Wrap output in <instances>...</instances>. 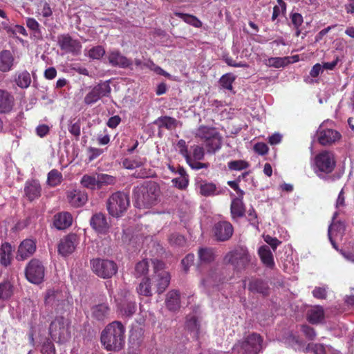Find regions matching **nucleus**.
I'll list each match as a JSON object with an SVG mask.
<instances>
[{"mask_svg":"<svg viewBox=\"0 0 354 354\" xmlns=\"http://www.w3.org/2000/svg\"><path fill=\"white\" fill-rule=\"evenodd\" d=\"M125 327L119 321L109 323L101 333V343L106 351H118L125 343Z\"/></svg>","mask_w":354,"mask_h":354,"instance_id":"obj_1","label":"nucleus"},{"mask_svg":"<svg viewBox=\"0 0 354 354\" xmlns=\"http://www.w3.org/2000/svg\"><path fill=\"white\" fill-rule=\"evenodd\" d=\"M160 190L159 185L153 181H147L135 187L133 198L138 208H150L158 203Z\"/></svg>","mask_w":354,"mask_h":354,"instance_id":"obj_2","label":"nucleus"},{"mask_svg":"<svg viewBox=\"0 0 354 354\" xmlns=\"http://www.w3.org/2000/svg\"><path fill=\"white\" fill-rule=\"evenodd\" d=\"M194 136L204 142L207 153H214L221 147L222 137L215 127L200 125Z\"/></svg>","mask_w":354,"mask_h":354,"instance_id":"obj_3","label":"nucleus"},{"mask_svg":"<svg viewBox=\"0 0 354 354\" xmlns=\"http://www.w3.org/2000/svg\"><path fill=\"white\" fill-rule=\"evenodd\" d=\"M252 257L245 246H236L224 257V262L232 266L234 271L245 270L251 262Z\"/></svg>","mask_w":354,"mask_h":354,"instance_id":"obj_4","label":"nucleus"},{"mask_svg":"<svg viewBox=\"0 0 354 354\" xmlns=\"http://www.w3.org/2000/svg\"><path fill=\"white\" fill-rule=\"evenodd\" d=\"M263 339L257 333H252L238 341L232 350L237 354H259L262 350Z\"/></svg>","mask_w":354,"mask_h":354,"instance_id":"obj_5","label":"nucleus"},{"mask_svg":"<svg viewBox=\"0 0 354 354\" xmlns=\"http://www.w3.org/2000/svg\"><path fill=\"white\" fill-rule=\"evenodd\" d=\"M49 332L53 338L57 339L60 343H64L71 337V322L64 316H57L50 323Z\"/></svg>","mask_w":354,"mask_h":354,"instance_id":"obj_6","label":"nucleus"},{"mask_svg":"<svg viewBox=\"0 0 354 354\" xmlns=\"http://www.w3.org/2000/svg\"><path fill=\"white\" fill-rule=\"evenodd\" d=\"M44 302L46 306L54 308L57 313L60 314L69 310L71 306L69 301L66 299V294L59 290H47Z\"/></svg>","mask_w":354,"mask_h":354,"instance_id":"obj_7","label":"nucleus"},{"mask_svg":"<svg viewBox=\"0 0 354 354\" xmlns=\"http://www.w3.org/2000/svg\"><path fill=\"white\" fill-rule=\"evenodd\" d=\"M129 205V195L122 192L113 193L107 201V210L112 216H120Z\"/></svg>","mask_w":354,"mask_h":354,"instance_id":"obj_8","label":"nucleus"},{"mask_svg":"<svg viewBox=\"0 0 354 354\" xmlns=\"http://www.w3.org/2000/svg\"><path fill=\"white\" fill-rule=\"evenodd\" d=\"M25 276L28 281L34 284L43 282L45 276V268L41 261L32 259L25 269Z\"/></svg>","mask_w":354,"mask_h":354,"instance_id":"obj_9","label":"nucleus"},{"mask_svg":"<svg viewBox=\"0 0 354 354\" xmlns=\"http://www.w3.org/2000/svg\"><path fill=\"white\" fill-rule=\"evenodd\" d=\"M92 270L98 277L109 279L117 273L118 266L113 261L97 259L92 262Z\"/></svg>","mask_w":354,"mask_h":354,"instance_id":"obj_10","label":"nucleus"},{"mask_svg":"<svg viewBox=\"0 0 354 354\" xmlns=\"http://www.w3.org/2000/svg\"><path fill=\"white\" fill-rule=\"evenodd\" d=\"M315 164L319 171L326 174H330L336 165L334 154L328 151H323L316 155Z\"/></svg>","mask_w":354,"mask_h":354,"instance_id":"obj_11","label":"nucleus"},{"mask_svg":"<svg viewBox=\"0 0 354 354\" xmlns=\"http://www.w3.org/2000/svg\"><path fill=\"white\" fill-rule=\"evenodd\" d=\"M212 232L216 241L224 242L232 236L234 227L229 221H221L214 224Z\"/></svg>","mask_w":354,"mask_h":354,"instance_id":"obj_12","label":"nucleus"},{"mask_svg":"<svg viewBox=\"0 0 354 354\" xmlns=\"http://www.w3.org/2000/svg\"><path fill=\"white\" fill-rule=\"evenodd\" d=\"M77 242V236L75 234H69L64 236L58 243L57 251L62 257H67L72 254Z\"/></svg>","mask_w":354,"mask_h":354,"instance_id":"obj_13","label":"nucleus"},{"mask_svg":"<svg viewBox=\"0 0 354 354\" xmlns=\"http://www.w3.org/2000/svg\"><path fill=\"white\" fill-rule=\"evenodd\" d=\"M57 43L60 48L67 53H77L80 51L81 47L80 43L77 40L73 39L68 34L59 35L57 37Z\"/></svg>","mask_w":354,"mask_h":354,"instance_id":"obj_14","label":"nucleus"},{"mask_svg":"<svg viewBox=\"0 0 354 354\" xmlns=\"http://www.w3.org/2000/svg\"><path fill=\"white\" fill-rule=\"evenodd\" d=\"M68 202L74 207H80L86 204L88 195L85 191L80 189H74L66 192Z\"/></svg>","mask_w":354,"mask_h":354,"instance_id":"obj_15","label":"nucleus"},{"mask_svg":"<svg viewBox=\"0 0 354 354\" xmlns=\"http://www.w3.org/2000/svg\"><path fill=\"white\" fill-rule=\"evenodd\" d=\"M90 225L93 229L100 234H105L109 229V224L107 222L106 217L104 214L97 213L94 214L90 220Z\"/></svg>","mask_w":354,"mask_h":354,"instance_id":"obj_16","label":"nucleus"},{"mask_svg":"<svg viewBox=\"0 0 354 354\" xmlns=\"http://www.w3.org/2000/svg\"><path fill=\"white\" fill-rule=\"evenodd\" d=\"M35 250V243L31 239H26L19 246L17 259L21 261L25 260L32 255Z\"/></svg>","mask_w":354,"mask_h":354,"instance_id":"obj_17","label":"nucleus"},{"mask_svg":"<svg viewBox=\"0 0 354 354\" xmlns=\"http://www.w3.org/2000/svg\"><path fill=\"white\" fill-rule=\"evenodd\" d=\"M318 141L322 145H331L341 138V134L335 130L326 129L317 132Z\"/></svg>","mask_w":354,"mask_h":354,"instance_id":"obj_18","label":"nucleus"},{"mask_svg":"<svg viewBox=\"0 0 354 354\" xmlns=\"http://www.w3.org/2000/svg\"><path fill=\"white\" fill-rule=\"evenodd\" d=\"M109 62L113 66L127 68L131 66V61L118 50L111 51L108 55Z\"/></svg>","mask_w":354,"mask_h":354,"instance_id":"obj_19","label":"nucleus"},{"mask_svg":"<svg viewBox=\"0 0 354 354\" xmlns=\"http://www.w3.org/2000/svg\"><path fill=\"white\" fill-rule=\"evenodd\" d=\"M14 105V96L8 91L0 89V113H10Z\"/></svg>","mask_w":354,"mask_h":354,"instance_id":"obj_20","label":"nucleus"},{"mask_svg":"<svg viewBox=\"0 0 354 354\" xmlns=\"http://www.w3.org/2000/svg\"><path fill=\"white\" fill-rule=\"evenodd\" d=\"M41 191L39 183L35 180L27 181L24 187L25 195L30 201L39 198L41 196Z\"/></svg>","mask_w":354,"mask_h":354,"instance_id":"obj_21","label":"nucleus"},{"mask_svg":"<svg viewBox=\"0 0 354 354\" xmlns=\"http://www.w3.org/2000/svg\"><path fill=\"white\" fill-rule=\"evenodd\" d=\"M230 214L233 221L243 218L245 214V205L243 200L233 198L230 205Z\"/></svg>","mask_w":354,"mask_h":354,"instance_id":"obj_22","label":"nucleus"},{"mask_svg":"<svg viewBox=\"0 0 354 354\" xmlns=\"http://www.w3.org/2000/svg\"><path fill=\"white\" fill-rule=\"evenodd\" d=\"M198 260L201 264H209L216 259V250L213 248H201L198 251Z\"/></svg>","mask_w":354,"mask_h":354,"instance_id":"obj_23","label":"nucleus"},{"mask_svg":"<svg viewBox=\"0 0 354 354\" xmlns=\"http://www.w3.org/2000/svg\"><path fill=\"white\" fill-rule=\"evenodd\" d=\"M73 221L72 216L68 212H61L54 216L53 225L57 230L68 227Z\"/></svg>","mask_w":354,"mask_h":354,"instance_id":"obj_24","label":"nucleus"},{"mask_svg":"<svg viewBox=\"0 0 354 354\" xmlns=\"http://www.w3.org/2000/svg\"><path fill=\"white\" fill-rule=\"evenodd\" d=\"M153 279L156 283V292L162 294L169 285L171 277L169 272L162 271L157 275H154Z\"/></svg>","mask_w":354,"mask_h":354,"instance_id":"obj_25","label":"nucleus"},{"mask_svg":"<svg viewBox=\"0 0 354 354\" xmlns=\"http://www.w3.org/2000/svg\"><path fill=\"white\" fill-rule=\"evenodd\" d=\"M258 254L261 261L266 267L272 268L274 266L273 254L268 245L261 246L258 250Z\"/></svg>","mask_w":354,"mask_h":354,"instance_id":"obj_26","label":"nucleus"},{"mask_svg":"<svg viewBox=\"0 0 354 354\" xmlns=\"http://www.w3.org/2000/svg\"><path fill=\"white\" fill-rule=\"evenodd\" d=\"M110 92V86L106 83L99 84L90 92V104L97 102Z\"/></svg>","mask_w":354,"mask_h":354,"instance_id":"obj_27","label":"nucleus"},{"mask_svg":"<svg viewBox=\"0 0 354 354\" xmlns=\"http://www.w3.org/2000/svg\"><path fill=\"white\" fill-rule=\"evenodd\" d=\"M248 290L253 293H259L264 296L268 295L267 283L260 279H252L249 282Z\"/></svg>","mask_w":354,"mask_h":354,"instance_id":"obj_28","label":"nucleus"},{"mask_svg":"<svg viewBox=\"0 0 354 354\" xmlns=\"http://www.w3.org/2000/svg\"><path fill=\"white\" fill-rule=\"evenodd\" d=\"M167 308L171 311H176L180 308V293L178 290H172L167 294L165 300Z\"/></svg>","mask_w":354,"mask_h":354,"instance_id":"obj_29","label":"nucleus"},{"mask_svg":"<svg viewBox=\"0 0 354 354\" xmlns=\"http://www.w3.org/2000/svg\"><path fill=\"white\" fill-rule=\"evenodd\" d=\"M14 62V57L8 50H3L0 52V71L8 72L11 70Z\"/></svg>","mask_w":354,"mask_h":354,"instance_id":"obj_30","label":"nucleus"},{"mask_svg":"<svg viewBox=\"0 0 354 354\" xmlns=\"http://www.w3.org/2000/svg\"><path fill=\"white\" fill-rule=\"evenodd\" d=\"M153 123L156 124L159 129L165 128L167 130H172L177 127L178 120L170 116H160Z\"/></svg>","mask_w":354,"mask_h":354,"instance_id":"obj_31","label":"nucleus"},{"mask_svg":"<svg viewBox=\"0 0 354 354\" xmlns=\"http://www.w3.org/2000/svg\"><path fill=\"white\" fill-rule=\"evenodd\" d=\"M115 183V178L108 174L97 175V178L95 176H90V188L97 185L101 187L103 185H111Z\"/></svg>","mask_w":354,"mask_h":354,"instance_id":"obj_32","label":"nucleus"},{"mask_svg":"<svg viewBox=\"0 0 354 354\" xmlns=\"http://www.w3.org/2000/svg\"><path fill=\"white\" fill-rule=\"evenodd\" d=\"M12 248L10 243H4L0 248V263L7 267L10 265L12 259Z\"/></svg>","mask_w":354,"mask_h":354,"instance_id":"obj_33","label":"nucleus"},{"mask_svg":"<svg viewBox=\"0 0 354 354\" xmlns=\"http://www.w3.org/2000/svg\"><path fill=\"white\" fill-rule=\"evenodd\" d=\"M119 308L122 316L131 317L136 312L137 306L134 301L127 299L120 304Z\"/></svg>","mask_w":354,"mask_h":354,"instance_id":"obj_34","label":"nucleus"},{"mask_svg":"<svg viewBox=\"0 0 354 354\" xmlns=\"http://www.w3.org/2000/svg\"><path fill=\"white\" fill-rule=\"evenodd\" d=\"M109 312V307L107 304H101L96 305L92 308V317L98 321H103L107 317Z\"/></svg>","mask_w":354,"mask_h":354,"instance_id":"obj_35","label":"nucleus"},{"mask_svg":"<svg viewBox=\"0 0 354 354\" xmlns=\"http://www.w3.org/2000/svg\"><path fill=\"white\" fill-rule=\"evenodd\" d=\"M169 245L174 248H184L187 244L185 237L178 232H174L168 236Z\"/></svg>","mask_w":354,"mask_h":354,"instance_id":"obj_36","label":"nucleus"},{"mask_svg":"<svg viewBox=\"0 0 354 354\" xmlns=\"http://www.w3.org/2000/svg\"><path fill=\"white\" fill-rule=\"evenodd\" d=\"M174 14L175 16L183 19L187 24H189L195 28L202 27L203 24L201 21L194 15L179 12H174Z\"/></svg>","mask_w":354,"mask_h":354,"instance_id":"obj_37","label":"nucleus"},{"mask_svg":"<svg viewBox=\"0 0 354 354\" xmlns=\"http://www.w3.org/2000/svg\"><path fill=\"white\" fill-rule=\"evenodd\" d=\"M137 292L140 295L150 297L152 295L150 279L144 277L136 288Z\"/></svg>","mask_w":354,"mask_h":354,"instance_id":"obj_38","label":"nucleus"},{"mask_svg":"<svg viewBox=\"0 0 354 354\" xmlns=\"http://www.w3.org/2000/svg\"><path fill=\"white\" fill-rule=\"evenodd\" d=\"M217 188L213 183L203 182L200 185V193L202 196L208 197L218 194Z\"/></svg>","mask_w":354,"mask_h":354,"instance_id":"obj_39","label":"nucleus"},{"mask_svg":"<svg viewBox=\"0 0 354 354\" xmlns=\"http://www.w3.org/2000/svg\"><path fill=\"white\" fill-rule=\"evenodd\" d=\"M12 288L9 281L0 283V299L6 300L10 298L13 293Z\"/></svg>","mask_w":354,"mask_h":354,"instance_id":"obj_40","label":"nucleus"},{"mask_svg":"<svg viewBox=\"0 0 354 354\" xmlns=\"http://www.w3.org/2000/svg\"><path fill=\"white\" fill-rule=\"evenodd\" d=\"M236 77L232 73H226L223 75L219 80V84L222 86V88L232 91L233 86L232 84L235 81Z\"/></svg>","mask_w":354,"mask_h":354,"instance_id":"obj_41","label":"nucleus"},{"mask_svg":"<svg viewBox=\"0 0 354 354\" xmlns=\"http://www.w3.org/2000/svg\"><path fill=\"white\" fill-rule=\"evenodd\" d=\"M62 174L56 169L51 170L48 174L47 182L50 186L55 187L61 183Z\"/></svg>","mask_w":354,"mask_h":354,"instance_id":"obj_42","label":"nucleus"},{"mask_svg":"<svg viewBox=\"0 0 354 354\" xmlns=\"http://www.w3.org/2000/svg\"><path fill=\"white\" fill-rule=\"evenodd\" d=\"M17 84L21 88H27L31 82L30 75L28 71H23L19 74L16 80Z\"/></svg>","mask_w":354,"mask_h":354,"instance_id":"obj_43","label":"nucleus"},{"mask_svg":"<svg viewBox=\"0 0 354 354\" xmlns=\"http://www.w3.org/2000/svg\"><path fill=\"white\" fill-rule=\"evenodd\" d=\"M324 315L322 309L312 310L308 313V320L311 324H317L324 319Z\"/></svg>","mask_w":354,"mask_h":354,"instance_id":"obj_44","label":"nucleus"},{"mask_svg":"<svg viewBox=\"0 0 354 354\" xmlns=\"http://www.w3.org/2000/svg\"><path fill=\"white\" fill-rule=\"evenodd\" d=\"M227 166L230 170L240 171L247 169L249 167V164L245 160H238L229 162Z\"/></svg>","mask_w":354,"mask_h":354,"instance_id":"obj_45","label":"nucleus"},{"mask_svg":"<svg viewBox=\"0 0 354 354\" xmlns=\"http://www.w3.org/2000/svg\"><path fill=\"white\" fill-rule=\"evenodd\" d=\"M142 165L143 162L138 159L125 158L122 161L123 167L127 169H133L141 167Z\"/></svg>","mask_w":354,"mask_h":354,"instance_id":"obj_46","label":"nucleus"},{"mask_svg":"<svg viewBox=\"0 0 354 354\" xmlns=\"http://www.w3.org/2000/svg\"><path fill=\"white\" fill-rule=\"evenodd\" d=\"M176 147L179 151V153L183 157H185L186 162H189L190 160V156L188 153V149L186 142L184 140L180 139L178 141Z\"/></svg>","mask_w":354,"mask_h":354,"instance_id":"obj_47","label":"nucleus"},{"mask_svg":"<svg viewBox=\"0 0 354 354\" xmlns=\"http://www.w3.org/2000/svg\"><path fill=\"white\" fill-rule=\"evenodd\" d=\"M136 274L142 276L147 274L149 270V263L147 260H142L136 265Z\"/></svg>","mask_w":354,"mask_h":354,"instance_id":"obj_48","label":"nucleus"},{"mask_svg":"<svg viewBox=\"0 0 354 354\" xmlns=\"http://www.w3.org/2000/svg\"><path fill=\"white\" fill-rule=\"evenodd\" d=\"M143 340L142 334L141 330L140 331H133L131 333L129 337V342L131 344L135 345L137 347H139L142 344Z\"/></svg>","mask_w":354,"mask_h":354,"instance_id":"obj_49","label":"nucleus"},{"mask_svg":"<svg viewBox=\"0 0 354 354\" xmlns=\"http://www.w3.org/2000/svg\"><path fill=\"white\" fill-rule=\"evenodd\" d=\"M41 353L42 354H55L54 344L50 340L46 339L41 346Z\"/></svg>","mask_w":354,"mask_h":354,"instance_id":"obj_50","label":"nucleus"},{"mask_svg":"<svg viewBox=\"0 0 354 354\" xmlns=\"http://www.w3.org/2000/svg\"><path fill=\"white\" fill-rule=\"evenodd\" d=\"M194 254L192 253L187 254L185 257L182 259L181 263L185 272H187L190 266L194 264Z\"/></svg>","mask_w":354,"mask_h":354,"instance_id":"obj_51","label":"nucleus"},{"mask_svg":"<svg viewBox=\"0 0 354 354\" xmlns=\"http://www.w3.org/2000/svg\"><path fill=\"white\" fill-rule=\"evenodd\" d=\"M286 57H271L268 59V65L274 68H280L286 64Z\"/></svg>","mask_w":354,"mask_h":354,"instance_id":"obj_52","label":"nucleus"},{"mask_svg":"<svg viewBox=\"0 0 354 354\" xmlns=\"http://www.w3.org/2000/svg\"><path fill=\"white\" fill-rule=\"evenodd\" d=\"M306 349L313 351L315 354H326L325 347L321 344H308Z\"/></svg>","mask_w":354,"mask_h":354,"instance_id":"obj_53","label":"nucleus"},{"mask_svg":"<svg viewBox=\"0 0 354 354\" xmlns=\"http://www.w3.org/2000/svg\"><path fill=\"white\" fill-rule=\"evenodd\" d=\"M301 330L306 336V337L309 340L315 339L316 337V333L315 329L308 325H302L301 326Z\"/></svg>","mask_w":354,"mask_h":354,"instance_id":"obj_54","label":"nucleus"},{"mask_svg":"<svg viewBox=\"0 0 354 354\" xmlns=\"http://www.w3.org/2000/svg\"><path fill=\"white\" fill-rule=\"evenodd\" d=\"M174 186L180 189H185L189 183L188 177H178L172 180Z\"/></svg>","mask_w":354,"mask_h":354,"instance_id":"obj_55","label":"nucleus"},{"mask_svg":"<svg viewBox=\"0 0 354 354\" xmlns=\"http://www.w3.org/2000/svg\"><path fill=\"white\" fill-rule=\"evenodd\" d=\"M104 49L102 46H97L90 49V58L99 59L104 55Z\"/></svg>","mask_w":354,"mask_h":354,"instance_id":"obj_56","label":"nucleus"},{"mask_svg":"<svg viewBox=\"0 0 354 354\" xmlns=\"http://www.w3.org/2000/svg\"><path fill=\"white\" fill-rule=\"evenodd\" d=\"M223 60L225 62L230 66L233 67H242V68H248L249 65L245 62H236L230 56H224Z\"/></svg>","mask_w":354,"mask_h":354,"instance_id":"obj_57","label":"nucleus"},{"mask_svg":"<svg viewBox=\"0 0 354 354\" xmlns=\"http://www.w3.org/2000/svg\"><path fill=\"white\" fill-rule=\"evenodd\" d=\"M193 148V157L195 160H201L205 156V150L203 147L198 145H194Z\"/></svg>","mask_w":354,"mask_h":354,"instance_id":"obj_58","label":"nucleus"},{"mask_svg":"<svg viewBox=\"0 0 354 354\" xmlns=\"http://www.w3.org/2000/svg\"><path fill=\"white\" fill-rule=\"evenodd\" d=\"M254 151L259 155L263 156L268 153V147L264 142H257L254 145Z\"/></svg>","mask_w":354,"mask_h":354,"instance_id":"obj_59","label":"nucleus"},{"mask_svg":"<svg viewBox=\"0 0 354 354\" xmlns=\"http://www.w3.org/2000/svg\"><path fill=\"white\" fill-rule=\"evenodd\" d=\"M291 22L294 26V28L300 27L304 22L303 17L301 14L295 12L290 15Z\"/></svg>","mask_w":354,"mask_h":354,"instance_id":"obj_60","label":"nucleus"},{"mask_svg":"<svg viewBox=\"0 0 354 354\" xmlns=\"http://www.w3.org/2000/svg\"><path fill=\"white\" fill-rule=\"evenodd\" d=\"M314 297L319 299H325L327 297V292L324 287H315L312 292Z\"/></svg>","mask_w":354,"mask_h":354,"instance_id":"obj_61","label":"nucleus"},{"mask_svg":"<svg viewBox=\"0 0 354 354\" xmlns=\"http://www.w3.org/2000/svg\"><path fill=\"white\" fill-rule=\"evenodd\" d=\"M248 221L254 226L259 224L257 214L253 207L248 212Z\"/></svg>","mask_w":354,"mask_h":354,"instance_id":"obj_62","label":"nucleus"},{"mask_svg":"<svg viewBox=\"0 0 354 354\" xmlns=\"http://www.w3.org/2000/svg\"><path fill=\"white\" fill-rule=\"evenodd\" d=\"M152 263L153 266V270L155 275H157L158 273L161 272L162 271H165V263L163 261L158 259H154L152 261Z\"/></svg>","mask_w":354,"mask_h":354,"instance_id":"obj_63","label":"nucleus"},{"mask_svg":"<svg viewBox=\"0 0 354 354\" xmlns=\"http://www.w3.org/2000/svg\"><path fill=\"white\" fill-rule=\"evenodd\" d=\"M264 240L268 245H270V247L272 248L274 251L276 250L278 245L281 243L277 238H273L269 235H267L265 237Z\"/></svg>","mask_w":354,"mask_h":354,"instance_id":"obj_64","label":"nucleus"}]
</instances>
